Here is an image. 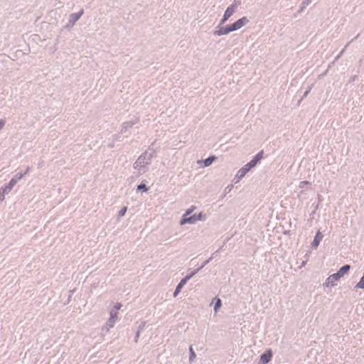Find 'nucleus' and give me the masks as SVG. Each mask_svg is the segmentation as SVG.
<instances>
[{
    "label": "nucleus",
    "instance_id": "1",
    "mask_svg": "<svg viewBox=\"0 0 364 364\" xmlns=\"http://www.w3.org/2000/svg\"><path fill=\"white\" fill-rule=\"evenodd\" d=\"M350 267L348 264H346L341 268L336 274H334L328 278L327 282H326V287H333L335 284V282L339 280V279L347 273L349 270Z\"/></svg>",
    "mask_w": 364,
    "mask_h": 364
},
{
    "label": "nucleus",
    "instance_id": "2",
    "mask_svg": "<svg viewBox=\"0 0 364 364\" xmlns=\"http://www.w3.org/2000/svg\"><path fill=\"white\" fill-rule=\"evenodd\" d=\"M246 22L245 18H242L237 21H236L235 23H234L232 25H231L230 27L227 28L225 31L220 33V34H227L231 31H235L241 27L243 26V25Z\"/></svg>",
    "mask_w": 364,
    "mask_h": 364
},
{
    "label": "nucleus",
    "instance_id": "3",
    "mask_svg": "<svg viewBox=\"0 0 364 364\" xmlns=\"http://www.w3.org/2000/svg\"><path fill=\"white\" fill-rule=\"evenodd\" d=\"M272 353L270 350H268L264 353V354L262 355L261 356V362L263 364L267 363L269 360L271 359Z\"/></svg>",
    "mask_w": 364,
    "mask_h": 364
},
{
    "label": "nucleus",
    "instance_id": "4",
    "mask_svg": "<svg viewBox=\"0 0 364 364\" xmlns=\"http://www.w3.org/2000/svg\"><path fill=\"white\" fill-rule=\"evenodd\" d=\"M234 12V9L232 7H228V9L225 11L224 14V21L228 18L230 16H231L232 14Z\"/></svg>",
    "mask_w": 364,
    "mask_h": 364
},
{
    "label": "nucleus",
    "instance_id": "5",
    "mask_svg": "<svg viewBox=\"0 0 364 364\" xmlns=\"http://www.w3.org/2000/svg\"><path fill=\"white\" fill-rule=\"evenodd\" d=\"M257 161L252 160V161L249 162L247 164V168L245 169V172H247L249 169L255 167L257 165Z\"/></svg>",
    "mask_w": 364,
    "mask_h": 364
},
{
    "label": "nucleus",
    "instance_id": "6",
    "mask_svg": "<svg viewBox=\"0 0 364 364\" xmlns=\"http://www.w3.org/2000/svg\"><path fill=\"white\" fill-rule=\"evenodd\" d=\"M321 234L318 232L317 235H316L315 239H314V245L317 247L318 245L319 241H321Z\"/></svg>",
    "mask_w": 364,
    "mask_h": 364
},
{
    "label": "nucleus",
    "instance_id": "7",
    "mask_svg": "<svg viewBox=\"0 0 364 364\" xmlns=\"http://www.w3.org/2000/svg\"><path fill=\"white\" fill-rule=\"evenodd\" d=\"M195 220H196V219L194 218H183L181 220V222H180V223H181V225H184L187 223H192Z\"/></svg>",
    "mask_w": 364,
    "mask_h": 364
},
{
    "label": "nucleus",
    "instance_id": "8",
    "mask_svg": "<svg viewBox=\"0 0 364 364\" xmlns=\"http://www.w3.org/2000/svg\"><path fill=\"white\" fill-rule=\"evenodd\" d=\"M215 159L214 157H210L207 159L205 160V161H203V164H205V166H208L211 164V163L213 162V161Z\"/></svg>",
    "mask_w": 364,
    "mask_h": 364
},
{
    "label": "nucleus",
    "instance_id": "9",
    "mask_svg": "<svg viewBox=\"0 0 364 364\" xmlns=\"http://www.w3.org/2000/svg\"><path fill=\"white\" fill-rule=\"evenodd\" d=\"M220 301L219 299H217L216 303H215V307H214L215 311H217V310L220 308Z\"/></svg>",
    "mask_w": 364,
    "mask_h": 364
},
{
    "label": "nucleus",
    "instance_id": "10",
    "mask_svg": "<svg viewBox=\"0 0 364 364\" xmlns=\"http://www.w3.org/2000/svg\"><path fill=\"white\" fill-rule=\"evenodd\" d=\"M358 287L364 289V278L360 279V282L358 284Z\"/></svg>",
    "mask_w": 364,
    "mask_h": 364
},
{
    "label": "nucleus",
    "instance_id": "11",
    "mask_svg": "<svg viewBox=\"0 0 364 364\" xmlns=\"http://www.w3.org/2000/svg\"><path fill=\"white\" fill-rule=\"evenodd\" d=\"M262 153L259 152L258 154L256 155V156H255L254 161H259L262 159Z\"/></svg>",
    "mask_w": 364,
    "mask_h": 364
},
{
    "label": "nucleus",
    "instance_id": "12",
    "mask_svg": "<svg viewBox=\"0 0 364 364\" xmlns=\"http://www.w3.org/2000/svg\"><path fill=\"white\" fill-rule=\"evenodd\" d=\"M188 279H189V277H186V278L183 279V280H181V282H180L179 284H178L177 287H180V288H181L183 287V285H184V284L186 283V281Z\"/></svg>",
    "mask_w": 364,
    "mask_h": 364
},
{
    "label": "nucleus",
    "instance_id": "13",
    "mask_svg": "<svg viewBox=\"0 0 364 364\" xmlns=\"http://www.w3.org/2000/svg\"><path fill=\"white\" fill-rule=\"evenodd\" d=\"M181 287L180 286H177L176 289H175L174 296H176L177 294L180 292Z\"/></svg>",
    "mask_w": 364,
    "mask_h": 364
},
{
    "label": "nucleus",
    "instance_id": "14",
    "mask_svg": "<svg viewBox=\"0 0 364 364\" xmlns=\"http://www.w3.org/2000/svg\"><path fill=\"white\" fill-rule=\"evenodd\" d=\"M141 189L145 190L144 185H139V186H137V190H141Z\"/></svg>",
    "mask_w": 364,
    "mask_h": 364
},
{
    "label": "nucleus",
    "instance_id": "15",
    "mask_svg": "<svg viewBox=\"0 0 364 364\" xmlns=\"http://www.w3.org/2000/svg\"><path fill=\"white\" fill-rule=\"evenodd\" d=\"M124 213H126V208H123L122 210H121L120 215L123 216Z\"/></svg>",
    "mask_w": 364,
    "mask_h": 364
},
{
    "label": "nucleus",
    "instance_id": "16",
    "mask_svg": "<svg viewBox=\"0 0 364 364\" xmlns=\"http://www.w3.org/2000/svg\"><path fill=\"white\" fill-rule=\"evenodd\" d=\"M189 351H191V357H193V352L192 351V348H189Z\"/></svg>",
    "mask_w": 364,
    "mask_h": 364
},
{
    "label": "nucleus",
    "instance_id": "17",
    "mask_svg": "<svg viewBox=\"0 0 364 364\" xmlns=\"http://www.w3.org/2000/svg\"><path fill=\"white\" fill-rule=\"evenodd\" d=\"M362 279H364V276H363Z\"/></svg>",
    "mask_w": 364,
    "mask_h": 364
}]
</instances>
